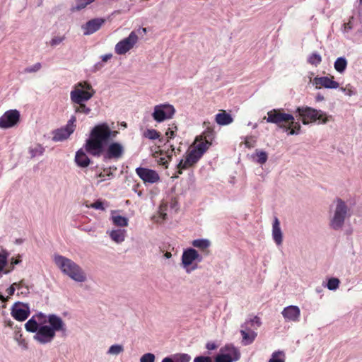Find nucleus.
I'll return each instance as SVG.
<instances>
[{
	"instance_id": "nucleus-1",
	"label": "nucleus",
	"mask_w": 362,
	"mask_h": 362,
	"mask_svg": "<svg viewBox=\"0 0 362 362\" xmlns=\"http://www.w3.org/2000/svg\"><path fill=\"white\" fill-rule=\"evenodd\" d=\"M117 131H112L107 123L95 125L90 133V137L86 141L85 149L88 153L100 157L103 152V144L110 139H115Z\"/></svg>"
},
{
	"instance_id": "nucleus-2",
	"label": "nucleus",
	"mask_w": 362,
	"mask_h": 362,
	"mask_svg": "<svg viewBox=\"0 0 362 362\" xmlns=\"http://www.w3.org/2000/svg\"><path fill=\"white\" fill-rule=\"evenodd\" d=\"M54 260L62 272L73 280L78 282L86 281V276L82 269L71 259L62 255H56Z\"/></svg>"
},
{
	"instance_id": "nucleus-3",
	"label": "nucleus",
	"mask_w": 362,
	"mask_h": 362,
	"mask_svg": "<svg viewBox=\"0 0 362 362\" xmlns=\"http://www.w3.org/2000/svg\"><path fill=\"white\" fill-rule=\"evenodd\" d=\"M296 112L298 113L299 117L304 124L313 123L317 120H319V123L326 124L332 118L331 115L328 116L322 110H317L310 107H298L296 109Z\"/></svg>"
},
{
	"instance_id": "nucleus-4",
	"label": "nucleus",
	"mask_w": 362,
	"mask_h": 362,
	"mask_svg": "<svg viewBox=\"0 0 362 362\" xmlns=\"http://www.w3.org/2000/svg\"><path fill=\"white\" fill-rule=\"evenodd\" d=\"M95 93L92 86L87 81L77 83L70 93L72 103H79L89 100Z\"/></svg>"
},
{
	"instance_id": "nucleus-5",
	"label": "nucleus",
	"mask_w": 362,
	"mask_h": 362,
	"mask_svg": "<svg viewBox=\"0 0 362 362\" xmlns=\"http://www.w3.org/2000/svg\"><path fill=\"white\" fill-rule=\"evenodd\" d=\"M262 322L259 317L255 316L252 319L246 320L242 325L240 334L242 335V344L245 346L251 344L256 339L257 333L256 330L261 326Z\"/></svg>"
},
{
	"instance_id": "nucleus-6",
	"label": "nucleus",
	"mask_w": 362,
	"mask_h": 362,
	"mask_svg": "<svg viewBox=\"0 0 362 362\" xmlns=\"http://www.w3.org/2000/svg\"><path fill=\"white\" fill-rule=\"evenodd\" d=\"M268 123H272L278 125L280 128H286L288 123H293L294 117L288 113H285L283 109H273L267 112V117H264Z\"/></svg>"
},
{
	"instance_id": "nucleus-7",
	"label": "nucleus",
	"mask_w": 362,
	"mask_h": 362,
	"mask_svg": "<svg viewBox=\"0 0 362 362\" xmlns=\"http://www.w3.org/2000/svg\"><path fill=\"white\" fill-rule=\"evenodd\" d=\"M348 208L345 202L341 199H337V206L333 218L331 221L330 226L334 230H338L344 224Z\"/></svg>"
},
{
	"instance_id": "nucleus-8",
	"label": "nucleus",
	"mask_w": 362,
	"mask_h": 362,
	"mask_svg": "<svg viewBox=\"0 0 362 362\" xmlns=\"http://www.w3.org/2000/svg\"><path fill=\"white\" fill-rule=\"evenodd\" d=\"M124 153V146L119 142H111L110 143L107 148L105 149L103 148V152L102 155H103V159L106 160H118L121 158Z\"/></svg>"
},
{
	"instance_id": "nucleus-9",
	"label": "nucleus",
	"mask_w": 362,
	"mask_h": 362,
	"mask_svg": "<svg viewBox=\"0 0 362 362\" xmlns=\"http://www.w3.org/2000/svg\"><path fill=\"white\" fill-rule=\"evenodd\" d=\"M139 37L134 31L131 32L129 36L119 42L115 47V52L119 55L125 54L131 50L138 42Z\"/></svg>"
},
{
	"instance_id": "nucleus-10",
	"label": "nucleus",
	"mask_w": 362,
	"mask_h": 362,
	"mask_svg": "<svg viewBox=\"0 0 362 362\" xmlns=\"http://www.w3.org/2000/svg\"><path fill=\"white\" fill-rule=\"evenodd\" d=\"M175 112V110L173 105L161 104L154 107L152 116L156 122H161L165 119L172 118Z\"/></svg>"
},
{
	"instance_id": "nucleus-11",
	"label": "nucleus",
	"mask_w": 362,
	"mask_h": 362,
	"mask_svg": "<svg viewBox=\"0 0 362 362\" xmlns=\"http://www.w3.org/2000/svg\"><path fill=\"white\" fill-rule=\"evenodd\" d=\"M20 120V113L17 110L6 111L0 117V128L9 129L16 125Z\"/></svg>"
},
{
	"instance_id": "nucleus-12",
	"label": "nucleus",
	"mask_w": 362,
	"mask_h": 362,
	"mask_svg": "<svg viewBox=\"0 0 362 362\" xmlns=\"http://www.w3.org/2000/svg\"><path fill=\"white\" fill-rule=\"evenodd\" d=\"M76 121V117L72 116L65 127L55 130L53 132V140L54 141H60L69 138V136L74 132V123Z\"/></svg>"
},
{
	"instance_id": "nucleus-13",
	"label": "nucleus",
	"mask_w": 362,
	"mask_h": 362,
	"mask_svg": "<svg viewBox=\"0 0 362 362\" xmlns=\"http://www.w3.org/2000/svg\"><path fill=\"white\" fill-rule=\"evenodd\" d=\"M56 333L53 332L52 328H49V325H41L34 335V339L42 344H45L52 341L55 337Z\"/></svg>"
},
{
	"instance_id": "nucleus-14",
	"label": "nucleus",
	"mask_w": 362,
	"mask_h": 362,
	"mask_svg": "<svg viewBox=\"0 0 362 362\" xmlns=\"http://www.w3.org/2000/svg\"><path fill=\"white\" fill-rule=\"evenodd\" d=\"M136 173L144 183L153 184L160 180L158 173L149 168L139 167L136 169Z\"/></svg>"
},
{
	"instance_id": "nucleus-15",
	"label": "nucleus",
	"mask_w": 362,
	"mask_h": 362,
	"mask_svg": "<svg viewBox=\"0 0 362 362\" xmlns=\"http://www.w3.org/2000/svg\"><path fill=\"white\" fill-rule=\"evenodd\" d=\"M313 83L318 89L322 88L335 89L339 86V83L334 80V76L330 78L327 76H316L313 78Z\"/></svg>"
},
{
	"instance_id": "nucleus-16",
	"label": "nucleus",
	"mask_w": 362,
	"mask_h": 362,
	"mask_svg": "<svg viewBox=\"0 0 362 362\" xmlns=\"http://www.w3.org/2000/svg\"><path fill=\"white\" fill-rule=\"evenodd\" d=\"M106 20L103 18H96L91 19L82 25L83 34L85 35H91L98 31L105 23Z\"/></svg>"
},
{
	"instance_id": "nucleus-17",
	"label": "nucleus",
	"mask_w": 362,
	"mask_h": 362,
	"mask_svg": "<svg viewBox=\"0 0 362 362\" xmlns=\"http://www.w3.org/2000/svg\"><path fill=\"white\" fill-rule=\"evenodd\" d=\"M47 322L49 324V328H52L53 332H63L66 331V325L62 319L56 315H49L47 317Z\"/></svg>"
},
{
	"instance_id": "nucleus-18",
	"label": "nucleus",
	"mask_w": 362,
	"mask_h": 362,
	"mask_svg": "<svg viewBox=\"0 0 362 362\" xmlns=\"http://www.w3.org/2000/svg\"><path fill=\"white\" fill-rule=\"evenodd\" d=\"M300 315V309L296 305H289L282 311V315L287 321L297 322Z\"/></svg>"
},
{
	"instance_id": "nucleus-19",
	"label": "nucleus",
	"mask_w": 362,
	"mask_h": 362,
	"mask_svg": "<svg viewBox=\"0 0 362 362\" xmlns=\"http://www.w3.org/2000/svg\"><path fill=\"white\" fill-rule=\"evenodd\" d=\"M196 259H199V261H201L202 259L196 250L189 248L184 251L182 256V263L184 267H188L191 265L192 262Z\"/></svg>"
},
{
	"instance_id": "nucleus-20",
	"label": "nucleus",
	"mask_w": 362,
	"mask_h": 362,
	"mask_svg": "<svg viewBox=\"0 0 362 362\" xmlns=\"http://www.w3.org/2000/svg\"><path fill=\"white\" fill-rule=\"evenodd\" d=\"M11 314L13 318L16 320L21 322L24 321L30 315L29 308L25 305L21 307H16L13 308Z\"/></svg>"
},
{
	"instance_id": "nucleus-21",
	"label": "nucleus",
	"mask_w": 362,
	"mask_h": 362,
	"mask_svg": "<svg viewBox=\"0 0 362 362\" xmlns=\"http://www.w3.org/2000/svg\"><path fill=\"white\" fill-rule=\"evenodd\" d=\"M211 145V143L209 142L206 138L204 139H202V136L200 138H197L193 146L191 147L193 150H195L198 153H199L202 156L204 153L207 151L209 146Z\"/></svg>"
},
{
	"instance_id": "nucleus-22",
	"label": "nucleus",
	"mask_w": 362,
	"mask_h": 362,
	"mask_svg": "<svg viewBox=\"0 0 362 362\" xmlns=\"http://www.w3.org/2000/svg\"><path fill=\"white\" fill-rule=\"evenodd\" d=\"M233 353V357H232L230 354H218L216 358V362H233V361H237L240 358V353L233 347L231 348Z\"/></svg>"
},
{
	"instance_id": "nucleus-23",
	"label": "nucleus",
	"mask_w": 362,
	"mask_h": 362,
	"mask_svg": "<svg viewBox=\"0 0 362 362\" xmlns=\"http://www.w3.org/2000/svg\"><path fill=\"white\" fill-rule=\"evenodd\" d=\"M272 235L275 243L281 245L282 243V233L280 228V223L279 219L275 217L272 226Z\"/></svg>"
},
{
	"instance_id": "nucleus-24",
	"label": "nucleus",
	"mask_w": 362,
	"mask_h": 362,
	"mask_svg": "<svg viewBox=\"0 0 362 362\" xmlns=\"http://www.w3.org/2000/svg\"><path fill=\"white\" fill-rule=\"evenodd\" d=\"M75 161L81 168H86L90 164V159L82 149L78 150L75 156Z\"/></svg>"
},
{
	"instance_id": "nucleus-25",
	"label": "nucleus",
	"mask_w": 362,
	"mask_h": 362,
	"mask_svg": "<svg viewBox=\"0 0 362 362\" xmlns=\"http://www.w3.org/2000/svg\"><path fill=\"white\" fill-rule=\"evenodd\" d=\"M233 121L231 115L226 113L225 110H222L221 112L216 115V122L219 125H228L232 123Z\"/></svg>"
},
{
	"instance_id": "nucleus-26",
	"label": "nucleus",
	"mask_w": 362,
	"mask_h": 362,
	"mask_svg": "<svg viewBox=\"0 0 362 362\" xmlns=\"http://www.w3.org/2000/svg\"><path fill=\"white\" fill-rule=\"evenodd\" d=\"M40 324L37 322L35 317H32L25 325V328L28 332L37 333L40 328Z\"/></svg>"
},
{
	"instance_id": "nucleus-27",
	"label": "nucleus",
	"mask_w": 362,
	"mask_h": 362,
	"mask_svg": "<svg viewBox=\"0 0 362 362\" xmlns=\"http://www.w3.org/2000/svg\"><path fill=\"white\" fill-rule=\"evenodd\" d=\"M110 235L112 240L116 243H121L124 240L125 230L122 229L113 230Z\"/></svg>"
},
{
	"instance_id": "nucleus-28",
	"label": "nucleus",
	"mask_w": 362,
	"mask_h": 362,
	"mask_svg": "<svg viewBox=\"0 0 362 362\" xmlns=\"http://www.w3.org/2000/svg\"><path fill=\"white\" fill-rule=\"evenodd\" d=\"M194 165V164L185 156V158L182 159L177 165V173L181 175L182 173V170L190 168Z\"/></svg>"
},
{
	"instance_id": "nucleus-29",
	"label": "nucleus",
	"mask_w": 362,
	"mask_h": 362,
	"mask_svg": "<svg viewBox=\"0 0 362 362\" xmlns=\"http://www.w3.org/2000/svg\"><path fill=\"white\" fill-rule=\"evenodd\" d=\"M286 127V131L288 132V135L298 134L300 130V124L293 120V123H288Z\"/></svg>"
},
{
	"instance_id": "nucleus-30",
	"label": "nucleus",
	"mask_w": 362,
	"mask_h": 362,
	"mask_svg": "<svg viewBox=\"0 0 362 362\" xmlns=\"http://www.w3.org/2000/svg\"><path fill=\"white\" fill-rule=\"evenodd\" d=\"M334 66L337 71L342 73L346 69L347 61L344 57H339L335 61Z\"/></svg>"
},
{
	"instance_id": "nucleus-31",
	"label": "nucleus",
	"mask_w": 362,
	"mask_h": 362,
	"mask_svg": "<svg viewBox=\"0 0 362 362\" xmlns=\"http://www.w3.org/2000/svg\"><path fill=\"white\" fill-rule=\"evenodd\" d=\"M185 157L195 165L202 158V156L199 153H198L195 150H193L192 148H189V150L185 153Z\"/></svg>"
},
{
	"instance_id": "nucleus-32",
	"label": "nucleus",
	"mask_w": 362,
	"mask_h": 362,
	"mask_svg": "<svg viewBox=\"0 0 362 362\" xmlns=\"http://www.w3.org/2000/svg\"><path fill=\"white\" fill-rule=\"evenodd\" d=\"M74 104L76 105H74V110L76 113H83L85 115H88L91 111L90 108L88 107L86 105L85 102Z\"/></svg>"
},
{
	"instance_id": "nucleus-33",
	"label": "nucleus",
	"mask_w": 362,
	"mask_h": 362,
	"mask_svg": "<svg viewBox=\"0 0 362 362\" xmlns=\"http://www.w3.org/2000/svg\"><path fill=\"white\" fill-rule=\"evenodd\" d=\"M192 245L195 247L205 250L208 248L210 245V243L208 240L204 239H197L192 241Z\"/></svg>"
},
{
	"instance_id": "nucleus-34",
	"label": "nucleus",
	"mask_w": 362,
	"mask_h": 362,
	"mask_svg": "<svg viewBox=\"0 0 362 362\" xmlns=\"http://www.w3.org/2000/svg\"><path fill=\"white\" fill-rule=\"evenodd\" d=\"M269 362H285V354L281 351H274Z\"/></svg>"
},
{
	"instance_id": "nucleus-35",
	"label": "nucleus",
	"mask_w": 362,
	"mask_h": 362,
	"mask_svg": "<svg viewBox=\"0 0 362 362\" xmlns=\"http://www.w3.org/2000/svg\"><path fill=\"white\" fill-rule=\"evenodd\" d=\"M112 221L115 226L124 227L128 225V219L122 216H112Z\"/></svg>"
},
{
	"instance_id": "nucleus-36",
	"label": "nucleus",
	"mask_w": 362,
	"mask_h": 362,
	"mask_svg": "<svg viewBox=\"0 0 362 362\" xmlns=\"http://www.w3.org/2000/svg\"><path fill=\"white\" fill-rule=\"evenodd\" d=\"M322 62L321 56L317 53H312L308 58V62L317 66Z\"/></svg>"
},
{
	"instance_id": "nucleus-37",
	"label": "nucleus",
	"mask_w": 362,
	"mask_h": 362,
	"mask_svg": "<svg viewBox=\"0 0 362 362\" xmlns=\"http://www.w3.org/2000/svg\"><path fill=\"white\" fill-rule=\"evenodd\" d=\"M144 136L151 140H155L160 138V134L156 129H147L144 132Z\"/></svg>"
},
{
	"instance_id": "nucleus-38",
	"label": "nucleus",
	"mask_w": 362,
	"mask_h": 362,
	"mask_svg": "<svg viewBox=\"0 0 362 362\" xmlns=\"http://www.w3.org/2000/svg\"><path fill=\"white\" fill-rule=\"evenodd\" d=\"M124 351V348L122 345H119V344H115V345H112L109 350H108V353L110 354H113V355H117L119 354H120L121 352H122Z\"/></svg>"
},
{
	"instance_id": "nucleus-39",
	"label": "nucleus",
	"mask_w": 362,
	"mask_h": 362,
	"mask_svg": "<svg viewBox=\"0 0 362 362\" xmlns=\"http://www.w3.org/2000/svg\"><path fill=\"white\" fill-rule=\"evenodd\" d=\"M339 280L337 278H331L328 280L327 288L329 290H335L339 287Z\"/></svg>"
},
{
	"instance_id": "nucleus-40",
	"label": "nucleus",
	"mask_w": 362,
	"mask_h": 362,
	"mask_svg": "<svg viewBox=\"0 0 362 362\" xmlns=\"http://www.w3.org/2000/svg\"><path fill=\"white\" fill-rule=\"evenodd\" d=\"M257 163L259 164H264L267 162L268 156L265 151H257Z\"/></svg>"
},
{
	"instance_id": "nucleus-41",
	"label": "nucleus",
	"mask_w": 362,
	"mask_h": 362,
	"mask_svg": "<svg viewBox=\"0 0 362 362\" xmlns=\"http://www.w3.org/2000/svg\"><path fill=\"white\" fill-rule=\"evenodd\" d=\"M174 359L175 362H189L191 358L187 354H180L175 355Z\"/></svg>"
},
{
	"instance_id": "nucleus-42",
	"label": "nucleus",
	"mask_w": 362,
	"mask_h": 362,
	"mask_svg": "<svg viewBox=\"0 0 362 362\" xmlns=\"http://www.w3.org/2000/svg\"><path fill=\"white\" fill-rule=\"evenodd\" d=\"M154 361L155 356L151 353L144 354L140 358V362H154Z\"/></svg>"
},
{
	"instance_id": "nucleus-43",
	"label": "nucleus",
	"mask_w": 362,
	"mask_h": 362,
	"mask_svg": "<svg viewBox=\"0 0 362 362\" xmlns=\"http://www.w3.org/2000/svg\"><path fill=\"white\" fill-rule=\"evenodd\" d=\"M33 317H35V319L37 320V322L40 324V325H43L47 322V317L45 314L42 313H39Z\"/></svg>"
},
{
	"instance_id": "nucleus-44",
	"label": "nucleus",
	"mask_w": 362,
	"mask_h": 362,
	"mask_svg": "<svg viewBox=\"0 0 362 362\" xmlns=\"http://www.w3.org/2000/svg\"><path fill=\"white\" fill-rule=\"evenodd\" d=\"M64 40V36H55L51 40L49 44L52 47H54L62 43Z\"/></svg>"
},
{
	"instance_id": "nucleus-45",
	"label": "nucleus",
	"mask_w": 362,
	"mask_h": 362,
	"mask_svg": "<svg viewBox=\"0 0 362 362\" xmlns=\"http://www.w3.org/2000/svg\"><path fill=\"white\" fill-rule=\"evenodd\" d=\"M41 67H42L41 64L37 62V63L35 64L34 65H33L32 66L25 68L24 71L25 73L36 72V71H39L41 69Z\"/></svg>"
},
{
	"instance_id": "nucleus-46",
	"label": "nucleus",
	"mask_w": 362,
	"mask_h": 362,
	"mask_svg": "<svg viewBox=\"0 0 362 362\" xmlns=\"http://www.w3.org/2000/svg\"><path fill=\"white\" fill-rule=\"evenodd\" d=\"M177 131V126H175V130L172 128H168V131L165 133V136H167V142H169L170 139H173L175 136V132Z\"/></svg>"
},
{
	"instance_id": "nucleus-47",
	"label": "nucleus",
	"mask_w": 362,
	"mask_h": 362,
	"mask_svg": "<svg viewBox=\"0 0 362 362\" xmlns=\"http://www.w3.org/2000/svg\"><path fill=\"white\" fill-rule=\"evenodd\" d=\"M89 3H88L87 0H77L75 9L77 11H80L84 8Z\"/></svg>"
},
{
	"instance_id": "nucleus-48",
	"label": "nucleus",
	"mask_w": 362,
	"mask_h": 362,
	"mask_svg": "<svg viewBox=\"0 0 362 362\" xmlns=\"http://www.w3.org/2000/svg\"><path fill=\"white\" fill-rule=\"evenodd\" d=\"M167 204H163L160 206L159 207V214H160V216L163 218V219H165L166 218V216H167V214L165 213L166 210H167Z\"/></svg>"
},
{
	"instance_id": "nucleus-49",
	"label": "nucleus",
	"mask_w": 362,
	"mask_h": 362,
	"mask_svg": "<svg viewBox=\"0 0 362 362\" xmlns=\"http://www.w3.org/2000/svg\"><path fill=\"white\" fill-rule=\"evenodd\" d=\"M7 256L4 254H0V272H1L6 264Z\"/></svg>"
},
{
	"instance_id": "nucleus-50",
	"label": "nucleus",
	"mask_w": 362,
	"mask_h": 362,
	"mask_svg": "<svg viewBox=\"0 0 362 362\" xmlns=\"http://www.w3.org/2000/svg\"><path fill=\"white\" fill-rule=\"evenodd\" d=\"M194 362H212L209 356H197L194 359Z\"/></svg>"
},
{
	"instance_id": "nucleus-51",
	"label": "nucleus",
	"mask_w": 362,
	"mask_h": 362,
	"mask_svg": "<svg viewBox=\"0 0 362 362\" xmlns=\"http://www.w3.org/2000/svg\"><path fill=\"white\" fill-rule=\"evenodd\" d=\"M90 206L95 209H100V210L105 209L103 202L99 200L93 203Z\"/></svg>"
},
{
	"instance_id": "nucleus-52",
	"label": "nucleus",
	"mask_w": 362,
	"mask_h": 362,
	"mask_svg": "<svg viewBox=\"0 0 362 362\" xmlns=\"http://www.w3.org/2000/svg\"><path fill=\"white\" fill-rule=\"evenodd\" d=\"M21 262V256L18 255L16 258L12 257L11 259V264L14 266ZM13 269V267H12L11 270Z\"/></svg>"
},
{
	"instance_id": "nucleus-53",
	"label": "nucleus",
	"mask_w": 362,
	"mask_h": 362,
	"mask_svg": "<svg viewBox=\"0 0 362 362\" xmlns=\"http://www.w3.org/2000/svg\"><path fill=\"white\" fill-rule=\"evenodd\" d=\"M255 143V141L252 138H247L245 141V145L249 148L254 147Z\"/></svg>"
},
{
	"instance_id": "nucleus-54",
	"label": "nucleus",
	"mask_w": 362,
	"mask_h": 362,
	"mask_svg": "<svg viewBox=\"0 0 362 362\" xmlns=\"http://www.w3.org/2000/svg\"><path fill=\"white\" fill-rule=\"evenodd\" d=\"M208 350H214L217 348V346L214 342H209L206 346Z\"/></svg>"
},
{
	"instance_id": "nucleus-55",
	"label": "nucleus",
	"mask_w": 362,
	"mask_h": 362,
	"mask_svg": "<svg viewBox=\"0 0 362 362\" xmlns=\"http://www.w3.org/2000/svg\"><path fill=\"white\" fill-rule=\"evenodd\" d=\"M158 163L159 165H163V166H165V168H167V164H168V160L165 158H160L159 160H158Z\"/></svg>"
},
{
	"instance_id": "nucleus-56",
	"label": "nucleus",
	"mask_w": 362,
	"mask_h": 362,
	"mask_svg": "<svg viewBox=\"0 0 362 362\" xmlns=\"http://www.w3.org/2000/svg\"><path fill=\"white\" fill-rule=\"evenodd\" d=\"M15 290V287L12 284L9 288L6 289V293H8V296H12L14 294Z\"/></svg>"
},
{
	"instance_id": "nucleus-57",
	"label": "nucleus",
	"mask_w": 362,
	"mask_h": 362,
	"mask_svg": "<svg viewBox=\"0 0 362 362\" xmlns=\"http://www.w3.org/2000/svg\"><path fill=\"white\" fill-rule=\"evenodd\" d=\"M112 57V54H105V55H103L101 57L102 58V61L104 62H107L109 59H110Z\"/></svg>"
},
{
	"instance_id": "nucleus-58",
	"label": "nucleus",
	"mask_w": 362,
	"mask_h": 362,
	"mask_svg": "<svg viewBox=\"0 0 362 362\" xmlns=\"http://www.w3.org/2000/svg\"><path fill=\"white\" fill-rule=\"evenodd\" d=\"M341 89L343 91H344L346 93V95H348L349 96H351L354 94V92L351 88H341Z\"/></svg>"
},
{
	"instance_id": "nucleus-59",
	"label": "nucleus",
	"mask_w": 362,
	"mask_h": 362,
	"mask_svg": "<svg viewBox=\"0 0 362 362\" xmlns=\"http://www.w3.org/2000/svg\"><path fill=\"white\" fill-rule=\"evenodd\" d=\"M344 30L348 31L349 30L351 29V28H352L351 23L349 21L348 23H344Z\"/></svg>"
},
{
	"instance_id": "nucleus-60",
	"label": "nucleus",
	"mask_w": 362,
	"mask_h": 362,
	"mask_svg": "<svg viewBox=\"0 0 362 362\" xmlns=\"http://www.w3.org/2000/svg\"><path fill=\"white\" fill-rule=\"evenodd\" d=\"M23 281H21L18 283H13V285L15 287V288H17L18 289H20L23 286Z\"/></svg>"
},
{
	"instance_id": "nucleus-61",
	"label": "nucleus",
	"mask_w": 362,
	"mask_h": 362,
	"mask_svg": "<svg viewBox=\"0 0 362 362\" xmlns=\"http://www.w3.org/2000/svg\"><path fill=\"white\" fill-rule=\"evenodd\" d=\"M161 362H175V361H173L171 358L170 357H165L164 358Z\"/></svg>"
},
{
	"instance_id": "nucleus-62",
	"label": "nucleus",
	"mask_w": 362,
	"mask_h": 362,
	"mask_svg": "<svg viewBox=\"0 0 362 362\" xmlns=\"http://www.w3.org/2000/svg\"><path fill=\"white\" fill-rule=\"evenodd\" d=\"M165 256L167 257V258H170L171 257V253L169 252H167L165 254Z\"/></svg>"
},
{
	"instance_id": "nucleus-63",
	"label": "nucleus",
	"mask_w": 362,
	"mask_h": 362,
	"mask_svg": "<svg viewBox=\"0 0 362 362\" xmlns=\"http://www.w3.org/2000/svg\"><path fill=\"white\" fill-rule=\"evenodd\" d=\"M98 177H101V178H102L101 181H103V177H105V175H104L103 173H100V174L98 175Z\"/></svg>"
},
{
	"instance_id": "nucleus-64",
	"label": "nucleus",
	"mask_w": 362,
	"mask_h": 362,
	"mask_svg": "<svg viewBox=\"0 0 362 362\" xmlns=\"http://www.w3.org/2000/svg\"><path fill=\"white\" fill-rule=\"evenodd\" d=\"M170 148H171V153H173L175 151V147L173 145H170Z\"/></svg>"
}]
</instances>
